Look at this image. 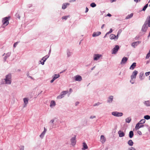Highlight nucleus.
<instances>
[{"instance_id":"8fccbe9b","label":"nucleus","mask_w":150,"mask_h":150,"mask_svg":"<svg viewBox=\"0 0 150 150\" xmlns=\"http://www.w3.org/2000/svg\"><path fill=\"white\" fill-rule=\"evenodd\" d=\"M129 150H136L133 147H131L129 149Z\"/></svg>"},{"instance_id":"c9c22d12","label":"nucleus","mask_w":150,"mask_h":150,"mask_svg":"<svg viewBox=\"0 0 150 150\" xmlns=\"http://www.w3.org/2000/svg\"><path fill=\"white\" fill-rule=\"evenodd\" d=\"M145 104L147 106H150V101H146L145 102Z\"/></svg>"},{"instance_id":"f257e3e1","label":"nucleus","mask_w":150,"mask_h":150,"mask_svg":"<svg viewBox=\"0 0 150 150\" xmlns=\"http://www.w3.org/2000/svg\"><path fill=\"white\" fill-rule=\"evenodd\" d=\"M10 18V17H6L3 18L2 20L3 26L4 27L7 26L9 23V20Z\"/></svg>"},{"instance_id":"0e129e2a","label":"nucleus","mask_w":150,"mask_h":150,"mask_svg":"<svg viewBox=\"0 0 150 150\" xmlns=\"http://www.w3.org/2000/svg\"><path fill=\"white\" fill-rule=\"evenodd\" d=\"M54 122V120H52L51 121V123H53Z\"/></svg>"},{"instance_id":"473e14b6","label":"nucleus","mask_w":150,"mask_h":150,"mask_svg":"<svg viewBox=\"0 0 150 150\" xmlns=\"http://www.w3.org/2000/svg\"><path fill=\"white\" fill-rule=\"evenodd\" d=\"M145 120L144 119H143L141 120L139 122L141 124H143L145 123Z\"/></svg>"},{"instance_id":"9b49d317","label":"nucleus","mask_w":150,"mask_h":150,"mask_svg":"<svg viewBox=\"0 0 150 150\" xmlns=\"http://www.w3.org/2000/svg\"><path fill=\"white\" fill-rule=\"evenodd\" d=\"M48 57L46 56L44 57L42 60L40 61L41 63L43 65L44 64V62L48 58Z\"/></svg>"},{"instance_id":"58836bf2","label":"nucleus","mask_w":150,"mask_h":150,"mask_svg":"<svg viewBox=\"0 0 150 150\" xmlns=\"http://www.w3.org/2000/svg\"><path fill=\"white\" fill-rule=\"evenodd\" d=\"M144 118L146 120L150 119V116L148 115H146L144 116Z\"/></svg>"},{"instance_id":"37998d69","label":"nucleus","mask_w":150,"mask_h":150,"mask_svg":"<svg viewBox=\"0 0 150 150\" xmlns=\"http://www.w3.org/2000/svg\"><path fill=\"white\" fill-rule=\"evenodd\" d=\"M69 17V16H63V17H62V19H65V20H66L67 19V18L68 17Z\"/></svg>"},{"instance_id":"13d9d810","label":"nucleus","mask_w":150,"mask_h":150,"mask_svg":"<svg viewBox=\"0 0 150 150\" xmlns=\"http://www.w3.org/2000/svg\"><path fill=\"white\" fill-rule=\"evenodd\" d=\"M79 103V102H76V105H77Z\"/></svg>"},{"instance_id":"338daca9","label":"nucleus","mask_w":150,"mask_h":150,"mask_svg":"<svg viewBox=\"0 0 150 150\" xmlns=\"http://www.w3.org/2000/svg\"><path fill=\"white\" fill-rule=\"evenodd\" d=\"M149 80H150V76H149Z\"/></svg>"},{"instance_id":"2f4dec72","label":"nucleus","mask_w":150,"mask_h":150,"mask_svg":"<svg viewBox=\"0 0 150 150\" xmlns=\"http://www.w3.org/2000/svg\"><path fill=\"white\" fill-rule=\"evenodd\" d=\"M131 120V118L130 117H128V118H126V119L125 120H126V122H127L129 123L130 122Z\"/></svg>"},{"instance_id":"4be33fe9","label":"nucleus","mask_w":150,"mask_h":150,"mask_svg":"<svg viewBox=\"0 0 150 150\" xmlns=\"http://www.w3.org/2000/svg\"><path fill=\"white\" fill-rule=\"evenodd\" d=\"M136 63H133L130 67V69L132 70L134 69L136 66Z\"/></svg>"},{"instance_id":"7c9ffc66","label":"nucleus","mask_w":150,"mask_h":150,"mask_svg":"<svg viewBox=\"0 0 150 150\" xmlns=\"http://www.w3.org/2000/svg\"><path fill=\"white\" fill-rule=\"evenodd\" d=\"M133 15V14L132 13H131L130 14L128 15V16L126 17V19H128L129 18H132Z\"/></svg>"},{"instance_id":"b1692460","label":"nucleus","mask_w":150,"mask_h":150,"mask_svg":"<svg viewBox=\"0 0 150 150\" xmlns=\"http://www.w3.org/2000/svg\"><path fill=\"white\" fill-rule=\"evenodd\" d=\"M69 4H68V3H64L62 6V9H65V8H66L67 6V5H69Z\"/></svg>"},{"instance_id":"4d7b16f0","label":"nucleus","mask_w":150,"mask_h":150,"mask_svg":"<svg viewBox=\"0 0 150 150\" xmlns=\"http://www.w3.org/2000/svg\"><path fill=\"white\" fill-rule=\"evenodd\" d=\"M55 80L53 78L50 81L51 83H52Z\"/></svg>"},{"instance_id":"4468645a","label":"nucleus","mask_w":150,"mask_h":150,"mask_svg":"<svg viewBox=\"0 0 150 150\" xmlns=\"http://www.w3.org/2000/svg\"><path fill=\"white\" fill-rule=\"evenodd\" d=\"M146 23L148 24V26L150 27V16H148L146 19Z\"/></svg>"},{"instance_id":"f03ea898","label":"nucleus","mask_w":150,"mask_h":150,"mask_svg":"<svg viewBox=\"0 0 150 150\" xmlns=\"http://www.w3.org/2000/svg\"><path fill=\"white\" fill-rule=\"evenodd\" d=\"M11 75L9 74L6 76V78L4 79L6 83L11 84Z\"/></svg>"},{"instance_id":"3c124183","label":"nucleus","mask_w":150,"mask_h":150,"mask_svg":"<svg viewBox=\"0 0 150 150\" xmlns=\"http://www.w3.org/2000/svg\"><path fill=\"white\" fill-rule=\"evenodd\" d=\"M96 118V116H91L90 117V119H93V118Z\"/></svg>"},{"instance_id":"393cba45","label":"nucleus","mask_w":150,"mask_h":150,"mask_svg":"<svg viewBox=\"0 0 150 150\" xmlns=\"http://www.w3.org/2000/svg\"><path fill=\"white\" fill-rule=\"evenodd\" d=\"M83 148H82V149L83 150H85L86 149H87L88 148V147L87 144L85 142H83Z\"/></svg>"},{"instance_id":"49530a36","label":"nucleus","mask_w":150,"mask_h":150,"mask_svg":"<svg viewBox=\"0 0 150 150\" xmlns=\"http://www.w3.org/2000/svg\"><path fill=\"white\" fill-rule=\"evenodd\" d=\"M137 133L140 135H142V133L140 131H139V130L138 131Z\"/></svg>"},{"instance_id":"09e8293b","label":"nucleus","mask_w":150,"mask_h":150,"mask_svg":"<svg viewBox=\"0 0 150 150\" xmlns=\"http://www.w3.org/2000/svg\"><path fill=\"white\" fill-rule=\"evenodd\" d=\"M18 42H16L13 45V47H16V46L18 44Z\"/></svg>"},{"instance_id":"a18cd8bd","label":"nucleus","mask_w":150,"mask_h":150,"mask_svg":"<svg viewBox=\"0 0 150 150\" xmlns=\"http://www.w3.org/2000/svg\"><path fill=\"white\" fill-rule=\"evenodd\" d=\"M100 103L99 102H98L97 103H96L93 105V106H95L96 105H99Z\"/></svg>"},{"instance_id":"5fc2aeb1","label":"nucleus","mask_w":150,"mask_h":150,"mask_svg":"<svg viewBox=\"0 0 150 150\" xmlns=\"http://www.w3.org/2000/svg\"><path fill=\"white\" fill-rule=\"evenodd\" d=\"M107 16H109V17H110L111 16V14H110V13H108L107 15Z\"/></svg>"},{"instance_id":"f3484780","label":"nucleus","mask_w":150,"mask_h":150,"mask_svg":"<svg viewBox=\"0 0 150 150\" xmlns=\"http://www.w3.org/2000/svg\"><path fill=\"white\" fill-rule=\"evenodd\" d=\"M101 33L100 32H94L92 35L93 37L98 36L100 35Z\"/></svg>"},{"instance_id":"e2e57ef3","label":"nucleus","mask_w":150,"mask_h":150,"mask_svg":"<svg viewBox=\"0 0 150 150\" xmlns=\"http://www.w3.org/2000/svg\"><path fill=\"white\" fill-rule=\"evenodd\" d=\"M6 57H5L4 58V61H6Z\"/></svg>"},{"instance_id":"aec40b11","label":"nucleus","mask_w":150,"mask_h":150,"mask_svg":"<svg viewBox=\"0 0 150 150\" xmlns=\"http://www.w3.org/2000/svg\"><path fill=\"white\" fill-rule=\"evenodd\" d=\"M46 132V129L45 127H44V131L40 135V137L42 138L44 136Z\"/></svg>"},{"instance_id":"0eeeda50","label":"nucleus","mask_w":150,"mask_h":150,"mask_svg":"<svg viewBox=\"0 0 150 150\" xmlns=\"http://www.w3.org/2000/svg\"><path fill=\"white\" fill-rule=\"evenodd\" d=\"M102 55L99 54H95L94 56V60H98L101 57Z\"/></svg>"},{"instance_id":"7ed1b4c3","label":"nucleus","mask_w":150,"mask_h":150,"mask_svg":"<svg viewBox=\"0 0 150 150\" xmlns=\"http://www.w3.org/2000/svg\"><path fill=\"white\" fill-rule=\"evenodd\" d=\"M138 73V71L136 70H134L132 72V74L131 76V78L132 80H133V79H135Z\"/></svg>"},{"instance_id":"69168bd1","label":"nucleus","mask_w":150,"mask_h":150,"mask_svg":"<svg viewBox=\"0 0 150 150\" xmlns=\"http://www.w3.org/2000/svg\"><path fill=\"white\" fill-rule=\"evenodd\" d=\"M116 0H112V2H114Z\"/></svg>"},{"instance_id":"412c9836","label":"nucleus","mask_w":150,"mask_h":150,"mask_svg":"<svg viewBox=\"0 0 150 150\" xmlns=\"http://www.w3.org/2000/svg\"><path fill=\"white\" fill-rule=\"evenodd\" d=\"M139 43V41H137L136 42H133L132 44V46L134 47H135L136 46H137L138 45Z\"/></svg>"},{"instance_id":"a211bd4d","label":"nucleus","mask_w":150,"mask_h":150,"mask_svg":"<svg viewBox=\"0 0 150 150\" xmlns=\"http://www.w3.org/2000/svg\"><path fill=\"white\" fill-rule=\"evenodd\" d=\"M118 133L119 135V136L120 137H124L125 135V133L121 130L118 131Z\"/></svg>"},{"instance_id":"cd10ccee","label":"nucleus","mask_w":150,"mask_h":150,"mask_svg":"<svg viewBox=\"0 0 150 150\" xmlns=\"http://www.w3.org/2000/svg\"><path fill=\"white\" fill-rule=\"evenodd\" d=\"M60 76V75L59 74H55L53 76V79L54 80H55L57 78H59Z\"/></svg>"},{"instance_id":"bf43d9fd","label":"nucleus","mask_w":150,"mask_h":150,"mask_svg":"<svg viewBox=\"0 0 150 150\" xmlns=\"http://www.w3.org/2000/svg\"><path fill=\"white\" fill-rule=\"evenodd\" d=\"M69 91L71 93L72 91V90L71 88H70Z\"/></svg>"},{"instance_id":"de8ad7c7","label":"nucleus","mask_w":150,"mask_h":150,"mask_svg":"<svg viewBox=\"0 0 150 150\" xmlns=\"http://www.w3.org/2000/svg\"><path fill=\"white\" fill-rule=\"evenodd\" d=\"M150 73V72H146L145 73V75L147 76L149 75Z\"/></svg>"},{"instance_id":"864d4df0","label":"nucleus","mask_w":150,"mask_h":150,"mask_svg":"<svg viewBox=\"0 0 150 150\" xmlns=\"http://www.w3.org/2000/svg\"><path fill=\"white\" fill-rule=\"evenodd\" d=\"M24 147L23 146H21V150H24Z\"/></svg>"},{"instance_id":"c756f323","label":"nucleus","mask_w":150,"mask_h":150,"mask_svg":"<svg viewBox=\"0 0 150 150\" xmlns=\"http://www.w3.org/2000/svg\"><path fill=\"white\" fill-rule=\"evenodd\" d=\"M23 100L25 105H26L28 103V100L27 98H25L23 99Z\"/></svg>"},{"instance_id":"a878e982","label":"nucleus","mask_w":150,"mask_h":150,"mask_svg":"<svg viewBox=\"0 0 150 150\" xmlns=\"http://www.w3.org/2000/svg\"><path fill=\"white\" fill-rule=\"evenodd\" d=\"M55 105L56 103L55 101L54 100H52L50 103V107L54 106Z\"/></svg>"},{"instance_id":"bb28decb","label":"nucleus","mask_w":150,"mask_h":150,"mask_svg":"<svg viewBox=\"0 0 150 150\" xmlns=\"http://www.w3.org/2000/svg\"><path fill=\"white\" fill-rule=\"evenodd\" d=\"M134 135L133 132L132 131H131L129 132V137L130 138H132Z\"/></svg>"},{"instance_id":"dca6fc26","label":"nucleus","mask_w":150,"mask_h":150,"mask_svg":"<svg viewBox=\"0 0 150 150\" xmlns=\"http://www.w3.org/2000/svg\"><path fill=\"white\" fill-rule=\"evenodd\" d=\"M106 140V139L104 135H102L100 136V141L102 143H104Z\"/></svg>"},{"instance_id":"052dcab7","label":"nucleus","mask_w":150,"mask_h":150,"mask_svg":"<svg viewBox=\"0 0 150 150\" xmlns=\"http://www.w3.org/2000/svg\"><path fill=\"white\" fill-rule=\"evenodd\" d=\"M105 26V24H103L101 27V28L103 29L104 28Z\"/></svg>"},{"instance_id":"a19ab883","label":"nucleus","mask_w":150,"mask_h":150,"mask_svg":"<svg viewBox=\"0 0 150 150\" xmlns=\"http://www.w3.org/2000/svg\"><path fill=\"white\" fill-rule=\"evenodd\" d=\"M148 6V4H146L143 7L142 10L144 11L146 8H147Z\"/></svg>"},{"instance_id":"5701e85b","label":"nucleus","mask_w":150,"mask_h":150,"mask_svg":"<svg viewBox=\"0 0 150 150\" xmlns=\"http://www.w3.org/2000/svg\"><path fill=\"white\" fill-rule=\"evenodd\" d=\"M147 29V27H146L145 25H143L142 28V31L144 32H146Z\"/></svg>"},{"instance_id":"6e6552de","label":"nucleus","mask_w":150,"mask_h":150,"mask_svg":"<svg viewBox=\"0 0 150 150\" xmlns=\"http://www.w3.org/2000/svg\"><path fill=\"white\" fill-rule=\"evenodd\" d=\"M140 124L139 123V122H138L136 124L135 128V129H136V130H137L140 128L143 127L144 126V125H140Z\"/></svg>"},{"instance_id":"603ef678","label":"nucleus","mask_w":150,"mask_h":150,"mask_svg":"<svg viewBox=\"0 0 150 150\" xmlns=\"http://www.w3.org/2000/svg\"><path fill=\"white\" fill-rule=\"evenodd\" d=\"M88 11V8L87 7H86V9L85 12L86 13Z\"/></svg>"},{"instance_id":"79ce46f5","label":"nucleus","mask_w":150,"mask_h":150,"mask_svg":"<svg viewBox=\"0 0 150 150\" xmlns=\"http://www.w3.org/2000/svg\"><path fill=\"white\" fill-rule=\"evenodd\" d=\"M90 5L92 7H95L96 6V4L94 3H92Z\"/></svg>"},{"instance_id":"c85d7f7f","label":"nucleus","mask_w":150,"mask_h":150,"mask_svg":"<svg viewBox=\"0 0 150 150\" xmlns=\"http://www.w3.org/2000/svg\"><path fill=\"white\" fill-rule=\"evenodd\" d=\"M128 144L130 146H132L133 144V142L132 140H129L128 142Z\"/></svg>"},{"instance_id":"20e7f679","label":"nucleus","mask_w":150,"mask_h":150,"mask_svg":"<svg viewBox=\"0 0 150 150\" xmlns=\"http://www.w3.org/2000/svg\"><path fill=\"white\" fill-rule=\"evenodd\" d=\"M112 115L116 117L121 116L123 115L122 112H118L116 111L112 112Z\"/></svg>"},{"instance_id":"680f3d73","label":"nucleus","mask_w":150,"mask_h":150,"mask_svg":"<svg viewBox=\"0 0 150 150\" xmlns=\"http://www.w3.org/2000/svg\"><path fill=\"white\" fill-rule=\"evenodd\" d=\"M140 0H134V1L136 2H137L139 1H140Z\"/></svg>"},{"instance_id":"6e6d98bb","label":"nucleus","mask_w":150,"mask_h":150,"mask_svg":"<svg viewBox=\"0 0 150 150\" xmlns=\"http://www.w3.org/2000/svg\"><path fill=\"white\" fill-rule=\"evenodd\" d=\"M10 54L11 53H8L6 55L8 56V57L10 55Z\"/></svg>"},{"instance_id":"c03bdc74","label":"nucleus","mask_w":150,"mask_h":150,"mask_svg":"<svg viewBox=\"0 0 150 150\" xmlns=\"http://www.w3.org/2000/svg\"><path fill=\"white\" fill-rule=\"evenodd\" d=\"M71 54V53L70 52H67V55L68 57H69Z\"/></svg>"},{"instance_id":"ddd939ff","label":"nucleus","mask_w":150,"mask_h":150,"mask_svg":"<svg viewBox=\"0 0 150 150\" xmlns=\"http://www.w3.org/2000/svg\"><path fill=\"white\" fill-rule=\"evenodd\" d=\"M139 78L140 80H142L144 79V75L143 72H141L139 74Z\"/></svg>"},{"instance_id":"ea45409f","label":"nucleus","mask_w":150,"mask_h":150,"mask_svg":"<svg viewBox=\"0 0 150 150\" xmlns=\"http://www.w3.org/2000/svg\"><path fill=\"white\" fill-rule=\"evenodd\" d=\"M112 32V28L110 29V31L108 32L107 33H106V34L104 37H105L106 35L107 34L110 33Z\"/></svg>"},{"instance_id":"423d86ee","label":"nucleus","mask_w":150,"mask_h":150,"mask_svg":"<svg viewBox=\"0 0 150 150\" xmlns=\"http://www.w3.org/2000/svg\"><path fill=\"white\" fill-rule=\"evenodd\" d=\"M71 144L73 146H74L76 144V140L75 136L74 137H73L71 138Z\"/></svg>"},{"instance_id":"1a4fd4ad","label":"nucleus","mask_w":150,"mask_h":150,"mask_svg":"<svg viewBox=\"0 0 150 150\" xmlns=\"http://www.w3.org/2000/svg\"><path fill=\"white\" fill-rule=\"evenodd\" d=\"M48 57L46 56L44 57L42 60L40 61L41 63L43 65L44 64V62L48 58Z\"/></svg>"},{"instance_id":"f8f14e48","label":"nucleus","mask_w":150,"mask_h":150,"mask_svg":"<svg viewBox=\"0 0 150 150\" xmlns=\"http://www.w3.org/2000/svg\"><path fill=\"white\" fill-rule=\"evenodd\" d=\"M74 78L76 81H80L82 79L81 77L79 75H77L75 76Z\"/></svg>"},{"instance_id":"e433bc0d","label":"nucleus","mask_w":150,"mask_h":150,"mask_svg":"<svg viewBox=\"0 0 150 150\" xmlns=\"http://www.w3.org/2000/svg\"><path fill=\"white\" fill-rule=\"evenodd\" d=\"M150 57V49L149 51V52L147 54L146 58V59H148Z\"/></svg>"},{"instance_id":"774afa93","label":"nucleus","mask_w":150,"mask_h":150,"mask_svg":"<svg viewBox=\"0 0 150 150\" xmlns=\"http://www.w3.org/2000/svg\"><path fill=\"white\" fill-rule=\"evenodd\" d=\"M150 2V0L149 1L148 3H149Z\"/></svg>"},{"instance_id":"f704fd0d","label":"nucleus","mask_w":150,"mask_h":150,"mask_svg":"<svg viewBox=\"0 0 150 150\" xmlns=\"http://www.w3.org/2000/svg\"><path fill=\"white\" fill-rule=\"evenodd\" d=\"M113 96H110L109 98V99L108 100V102H112V100H113Z\"/></svg>"},{"instance_id":"72a5a7b5","label":"nucleus","mask_w":150,"mask_h":150,"mask_svg":"<svg viewBox=\"0 0 150 150\" xmlns=\"http://www.w3.org/2000/svg\"><path fill=\"white\" fill-rule=\"evenodd\" d=\"M64 97V96L61 93L60 95L57 97V99H60Z\"/></svg>"},{"instance_id":"39448f33","label":"nucleus","mask_w":150,"mask_h":150,"mask_svg":"<svg viewBox=\"0 0 150 150\" xmlns=\"http://www.w3.org/2000/svg\"><path fill=\"white\" fill-rule=\"evenodd\" d=\"M119 49V46L118 45H116L112 50V54H115L118 51V50Z\"/></svg>"},{"instance_id":"4c0bfd02","label":"nucleus","mask_w":150,"mask_h":150,"mask_svg":"<svg viewBox=\"0 0 150 150\" xmlns=\"http://www.w3.org/2000/svg\"><path fill=\"white\" fill-rule=\"evenodd\" d=\"M68 93V91H64L61 92V93L63 96L67 94Z\"/></svg>"},{"instance_id":"2eb2a0df","label":"nucleus","mask_w":150,"mask_h":150,"mask_svg":"<svg viewBox=\"0 0 150 150\" xmlns=\"http://www.w3.org/2000/svg\"><path fill=\"white\" fill-rule=\"evenodd\" d=\"M127 60V58L125 57H124L123 58L121 62V64H125Z\"/></svg>"},{"instance_id":"9d476101","label":"nucleus","mask_w":150,"mask_h":150,"mask_svg":"<svg viewBox=\"0 0 150 150\" xmlns=\"http://www.w3.org/2000/svg\"><path fill=\"white\" fill-rule=\"evenodd\" d=\"M48 57L46 56L44 57L42 60L40 61L41 63L43 65L44 64V62L48 58Z\"/></svg>"},{"instance_id":"6ab92c4d","label":"nucleus","mask_w":150,"mask_h":150,"mask_svg":"<svg viewBox=\"0 0 150 150\" xmlns=\"http://www.w3.org/2000/svg\"><path fill=\"white\" fill-rule=\"evenodd\" d=\"M110 37L111 39H113L115 38L117 39L118 38V35L116 36L114 34H111L110 35Z\"/></svg>"}]
</instances>
